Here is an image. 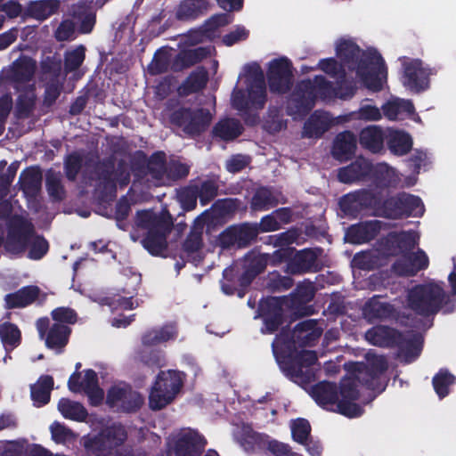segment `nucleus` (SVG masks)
Wrapping results in <instances>:
<instances>
[{"label":"nucleus","mask_w":456,"mask_h":456,"mask_svg":"<svg viewBox=\"0 0 456 456\" xmlns=\"http://www.w3.org/2000/svg\"><path fill=\"white\" fill-rule=\"evenodd\" d=\"M297 339L294 334L278 335L272 343L274 357L284 375L297 384H309L314 379L311 367L318 358L314 351L297 352Z\"/></svg>","instance_id":"nucleus-1"},{"label":"nucleus","mask_w":456,"mask_h":456,"mask_svg":"<svg viewBox=\"0 0 456 456\" xmlns=\"http://www.w3.org/2000/svg\"><path fill=\"white\" fill-rule=\"evenodd\" d=\"M408 307L417 315L428 318L440 311L452 314L456 310V297L447 294L443 286L435 281L417 284L407 293Z\"/></svg>","instance_id":"nucleus-2"},{"label":"nucleus","mask_w":456,"mask_h":456,"mask_svg":"<svg viewBox=\"0 0 456 456\" xmlns=\"http://www.w3.org/2000/svg\"><path fill=\"white\" fill-rule=\"evenodd\" d=\"M212 115L208 109L185 107L177 105L169 109L168 121L174 127L183 131L189 138H196L209 126Z\"/></svg>","instance_id":"nucleus-3"},{"label":"nucleus","mask_w":456,"mask_h":456,"mask_svg":"<svg viewBox=\"0 0 456 456\" xmlns=\"http://www.w3.org/2000/svg\"><path fill=\"white\" fill-rule=\"evenodd\" d=\"M183 230H131L130 238L152 256L167 257L169 244L183 236Z\"/></svg>","instance_id":"nucleus-4"},{"label":"nucleus","mask_w":456,"mask_h":456,"mask_svg":"<svg viewBox=\"0 0 456 456\" xmlns=\"http://www.w3.org/2000/svg\"><path fill=\"white\" fill-rule=\"evenodd\" d=\"M183 381L181 372L174 370H161L151 387L149 403L154 411H159L169 404L180 392Z\"/></svg>","instance_id":"nucleus-5"},{"label":"nucleus","mask_w":456,"mask_h":456,"mask_svg":"<svg viewBox=\"0 0 456 456\" xmlns=\"http://www.w3.org/2000/svg\"><path fill=\"white\" fill-rule=\"evenodd\" d=\"M380 210L381 216L390 219L419 217L424 215L425 206L419 196L402 191L385 199Z\"/></svg>","instance_id":"nucleus-6"},{"label":"nucleus","mask_w":456,"mask_h":456,"mask_svg":"<svg viewBox=\"0 0 456 456\" xmlns=\"http://www.w3.org/2000/svg\"><path fill=\"white\" fill-rule=\"evenodd\" d=\"M403 75L401 77L404 87L412 93L419 94L428 90L430 86V77L436 74V70L419 59H409L404 57L403 61Z\"/></svg>","instance_id":"nucleus-7"},{"label":"nucleus","mask_w":456,"mask_h":456,"mask_svg":"<svg viewBox=\"0 0 456 456\" xmlns=\"http://www.w3.org/2000/svg\"><path fill=\"white\" fill-rule=\"evenodd\" d=\"M293 66L287 57L272 60L268 63L266 79L269 91L277 95L288 94L293 86Z\"/></svg>","instance_id":"nucleus-8"},{"label":"nucleus","mask_w":456,"mask_h":456,"mask_svg":"<svg viewBox=\"0 0 456 456\" xmlns=\"http://www.w3.org/2000/svg\"><path fill=\"white\" fill-rule=\"evenodd\" d=\"M239 199L226 198L217 200L212 207L197 216L191 228H216L223 225L226 218L239 208Z\"/></svg>","instance_id":"nucleus-9"},{"label":"nucleus","mask_w":456,"mask_h":456,"mask_svg":"<svg viewBox=\"0 0 456 456\" xmlns=\"http://www.w3.org/2000/svg\"><path fill=\"white\" fill-rule=\"evenodd\" d=\"M36 328L39 338L45 340V346L57 354L64 351L72 333V329L68 325L61 323L50 325V320L46 316L37 320Z\"/></svg>","instance_id":"nucleus-10"},{"label":"nucleus","mask_w":456,"mask_h":456,"mask_svg":"<svg viewBox=\"0 0 456 456\" xmlns=\"http://www.w3.org/2000/svg\"><path fill=\"white\" fill-rule=\"evenodd\" d=\"M316 95L314 94L312 79L300 80L292 91L287 104L289 116L306 117L315 105Z\"/></svg>","instance_id":"nucleus-11"},{"label":"nucleus","mask_w":456,"mask_h":456,"mask_svg":"<svg viewBox=\"0 0 456 456\" xmlns=\"http://www.w3.org/2000/svg\"><path fill=\"white\" fill-rule=\"evenodd\" d=\"M285 299L280 297H269L259 303L258 314L263 320V334L276 332L286 322Z\"/></svg>","instance_id":"nucleus-12"},{"label":"nucleus","mask_w":456,"mask_h":456,"mask_svg":"<svg viewBox=\"0 0 456 456\" xmlns=\"http://www.w3.org/2000/svg\"><path fill=\"white\" fill-rule=\"evenodd\" d=\"M94 195L102 202H108L116 197L117 185L115 163L112 159H104L94 167Z\"/></svg>","instance_id":"nucleus-13"},{"label":"nucleus","mask_w":456,"mask_h":456,"mask_svg":"<svg viewBox=\"0 0 456 456\" xmlns=\"http://www.w3.org/2000/svg\"><path fill=\"white\" fill-rule=\"evenodd\" d=\"M387 73V69L384 59L379 53L365 58L362 66L356 70V74L363 85L372 92L382 90V77L386 78Z\"/></svg>","instance_id":"nucleus-14"},{"label":"nucleus","mask_w":456,"mask_h":456,"mask_svg":"<svg viewBox=\"0 0 456 456\" xmlns=\"http://www.w3.org/2000/svg\"><path fill=\"white\" fill-rule=\"evenodd\" d=\"M106 403L110 407L118 406L122 412H135L143 404L142 395L134 391L130 385H115L109 388Z\"/></svg>","instance_id":"nucleus-15"},{"label":"nucleus","mask_w":456,"mask_h":456,"mask_svg":"<svg viewBox=\"0 0 456 456\" xmlns=\"http://www.w3.org/2000/svg\"><path fill=\"white\" fill-rule=\"evenodd\" d=\"M359 396L356 381L352 378L343 379L338 387V403L336 412L347 418L360 417L363 410L355 403Z\"/></svg>","instance_id":"nucleus-16"},{"label":"nucleus","mask_w":456,"mask_h":456,"mask_svg":"<svg viewBox=\"0 0 456 456\" xmlns=\"http://www.w3.org/2000/svg\"><path fill=\"white\" fill-rule=\"evenodd\" d=\"M246 71L248 76L247 94L250 105L256 110H262L267 102L266 82L264 71L256 62L248 65Z\"/></svg>","instance_id":"nucleus-17"},{"label":"nucleus","mask_w":456,"mask_h":456,"mask_svg":"<svg viewBox=\"0 0 456 456\" xmlns=\"http://www.w3.org/2000/svg\"><path fill=\"white\" fill-rule=\"evenodd\" d=\"M429 258L426 252L418 248L415 252H410L403 259L396 260L393 265V271L402 277H412L419 272L428 268Z\"/></svg>","instance_id":"nucleus-18"},{"label":"nucleus","mask_w":456,"mask_h":456,"mask_svg":"<svg viewBox=\"0 0 456 456\" xmlns=\"http://www.w3.org/2000/svg\"><path fill=\"white\" fill-rule=\"evenodd\" d=\"M312 85L316 99L318 97L322 100H330L335 97L346 99L354 94V88L351 85H344L343 81H339L338 86H334L332 82L322 75L315 76L312 80Z\"/></svg>","instance_id":"nucleus-19"},{"label":"nucleus","mask_w":456,"mask_h":456,"mask_svg":"<svg viewBox=\"0 0 456 456\" xmlns=\"http://www.w3.org/2000/svg\"><path fill=\"white\" fill-rule=\"evenodd\" d=\"M377 52H364L352 40H342L336 46V55L344 67L350 70H357L362 61Z\"/></svg>","instance_id":"nucleus-20"},{"label":"nucleus","mask_w":456,"mask_h":456,"mask_svg":"<svg viewBox=\"0 0 456 456\" xmlns=\"http://www.w3.org/2000/svg\"><path fill=\"white\" fill-rule=\"evenodd\" d=\"M134 224L136 228H175L174 219L167 208L159 212L152 208L138 210Z\"/></svg>","instance_id":"nucleus-21"},{"label":"nucleus","mask_w":456,"mask_h":456,"mask_svg":"<svg viewBox=\"0 0 456 456\" xmlns=\"http://www.w3.org/2000/svg\"><path fill=\"white\" fill-rule=\"evenodd\" d=\"M268 258V253H259L257 255L248 253L244 256V270L239 277L240 288H248L259 274L265 272L269 265Z\"/></svg>","instance_id":"nucleus-22"},{"label":"nucleus","mask_w":456,"mask_h":456,"mask_svg":"<svg viewBox=\"0 0 456 456\" xmlns=\"http://www.w3.org/2000/svg\"><path fill=\"white\" fill-rule=\"evenodd\" d=\"M311 395L322 408L336 412L338 403V387L336 383L320 381L312 387Z\"/></svg>","instance_id":"nucleus-23"},{"label":"nucleus","mask_w":456,"mask_h":456,"mask_svg":"<svg viewBox=\"0 0 456 456\" xmlns=\"http://www.w3.org/2000/svg\"><path fill=\"white\" fill-rule=\"evenodd\" d=\"M370 172L371 162L363 157H358L351 164L338 169V179L343 183H353L369 179Z\"/></svg>","instance_id":"nucleus-24"},{"label":"nucleus","mask_w":456,"mask_h":456,"mask_svg":"<svg viewBox=\"0 0 456 456\" xmlns=\"http://www.w3.org/2000/svg\"><path fill=\"white\" fill-rule=\"evenodd\" d=\"M357 139L355 134L348 130L338 133L332 143L331 154L339 162L351 159L356 151Z\"/></svg>","instance_id":"nucleus-25"},{"label":"nucleus","mask_w":456,"mask_h":456,"mask_svg":"<svg viewBox=\"0 0 456 456\" xmlns=\"http://www.w3.org/2000/svg\"><path fill=\"white\" fill-rule=\"evenodd\" d=\"M317 254L311 248L297 251L287 264V271L291 274H303L319 271Z\"/></svg>","instance_id":"nucleus-26"},{"label":"nucleus","mask_w":456,"mask_h":456,"mask_svg":"<svg viewBox=\"0 0 456 456\" xmlns=\"http://www.w3.org/2000/svg\"><path fill=\"white\" fill-rule=\"evenodd\" d=\"M207 441L197 432H188L182 435L175 443V456H200L205 449Z\"/></svg>","instance_id":"nucleus-27"},{"label":"nucleus","mask_w":456,"mask_h":456,"mask_svg":"<svg viewBox=\"0 0 456 456\" xmlns=\"http://www.w3.org/2000/svg\"><path fill=\"white\" fill-rule=\"evenodd\" d=\"M366 338L378 346H395L403 344V333L387 326L370 329L366 332Z\"/></svg>","instance_id":"nucleus-28"},{"label":"nucleus","mask_w":456,"mask_h":456,"mask_svg":"<svg viewBox=\"0 0 456 456\" xmlns=\"http://www.w3.org/2000/svg\"><path fill=\"white\" fill-rule=\"evenodd\" d=\"M35 230H6L4 232V249L6 254L21 257L27 251L30 232Z\"/></svg>","instance_id":"nucleus-29"},{"label":"nucleus","mask_w":456,"mask_h":456,"mask_svg":"<svg viewBox=\"0 0 456 456\" xmlns=\"http://www.w3.org/2000/svg\"><path fill=\"white\" fill-rule=\"evenodd\" d=\"M208 47H196L192 49H183L174 58L171 62V70L181 72L202 61L209 55Z\"/></svg>","instance_id":"nucleus-30"},{"label":"nucleus","mask_w":456,"mask_h":456,"mask_svg":"<svg viewBox=\"0 0 456 456\" xmlns=\"http://www.w3.org/2000/svg\"><path fill=\"white\" fill-rule=\"evenodd\" d=\"M369 179L378 189L396 187L400 182L396 170L387 163H378L376 165L371 163V172Z\"/></svg>","instance_id":"nucleus-31"},{"label":"nucleus","mask_w":456,"mask_h":456,"mask_svg":"<svg viewBox=\"0 0 456 456\" xmlns=\"http://www.w3.org/2000/svg\"><path fill=\"white\" fill-rule=\"evenodd\" d=\"M39 294L40 289L37 286H24L17 291L9 293L4 297L6 308L15 309L27 307L37 299Z\"/></svg>","instance_id":"nucleus-32"},{"label":"nucleus","mask_w":456,"mask_h":456,"mask_svg":"<svg viewBox=\"0 0 456 456\" xmlns=\"http://www.w3.org/2000/svg\"><path fill=\"white\" fill-rule=\"evenodd\" d=\"M315 295V289L311 281H304L297 285L289 297H280L285 299L286 307L300 310L311 302Z\"/></svg>","instance_id":"nucleus-33"},{"label":"nucleus","mask_w":456,"mask_h":456,"mask_svg":"<svg viewBox=\"0 0 456 456\" xmlns=\"http://www.w3.org/2000/svg\"><path fill=\"white\" fill-rule=\"evenodd\" d=\"M36 61L30 57H21L13 61L8 78L15 84L29 82L36 71Z\"/></svg>","instance_id":"nucleus-34"},{"label":"nucleus","mask_w":456,"mask_h":456,"mask_svg":"<svg viewBox=\"0 0 456 456\" xmlns=\"http://www.w3.org/2000/svg\"><path fill=\"white\" fill-rule=\"evenodd\" d=\"M18 183L27 197H35L41 189L42 172L39 167L31 166L21 171Z\"/></svg>","instance_id":"nucleus-35"},{"label":"nucleus","mask_w":456,"mask_h":456,"mask_svg":"<svg viewBox=\"0 0 456 456\" xmlns=\"http://www.w3.org/2000/svg\"><path fill=\"white\" fill-rule=\"evenodd\" d=\"M354 379L369 390L381 393L385 387L381 379L370 370L364 362H354L352 367Z\"/></svg>","instance_id":"nucleus-36"},{"label":"nucleus","mask_w":456,"mask_h":456,"mask_svg":"<svg viewBox=\"0 0 456 456\" xmlns=\"http://www.w3.org/2000/svg\"><path fill=\"white\" fill-rule=\"evenodd\" d=\"M202 231L190 230L182 243L181 253L185 256L189 262H199L202 258L200 256V251L204 246Z\"/></svg>","instance_id":"nucleus-37"},{"label":"nucleus","mask_w":456,"mask_h":456,"mask_svg":"<svg viewBox=\"0 0 456 456\" xmlns=\"http://www.w3.org/2000/svg\"><path fill=\"white\" fill-rule=\"evenodd\" d=\"M61 3L59 0H37L28 4L25 13L27 16L43 21L58 12Z\"/></svg>","instance_id":"nucleus-38"},{"label":"nucleus","mask_w":456,"mask_h":456,"mask_svg":"<svg viewBox=\"0 0 456 456\" xmlns=\"http://www.w3.org/2000/svg\"><path fill=\"white\" fill-rule=\"evenodd\" d=\"M241 123L232 118L219 120L212 130V134L216 138H219L224 142L233 141L243 133Z\"/></svg>","instance_id":"nucleus-39"},{"label":"nucleus","mask_w":456,"mask_h":456,"mask_svg":"<svg viewBox=\"0 0 456 456\" xmlns=\"http://www.w3.org/2000/svg\"><path fill=\"white\" fill-rule=\"evenodd\" d=\"M360 145L372 153H378L383 149L384 132L377 126H369L362 129L359 134Z\"/></svg>","instance_id":"nucleus-40"},{"label":"nucleus","mask_w":456,"mask_h":456,"mask_svg":"<svg viewBox=\"0 0 456 456\" xmlns=\"http://www.w3.org/2000/svg\"><path fill=\"white\" fill-rule=\"evenodd\" d=\"M208 7V0H183L177 6L175 18L182 21L193 20L203 14Z\"/></svg>","instance_id":"nucleus-41"},{"label":"nucleus","mask_w":456,"mask_h":456,"mask_svg":"<svg viewBox=\"0 0 456 456\" xmlns=\"http://www.w3.org/2000/svg\"><path fill=\"white\" fill-rule=\"evenodd\" d=\"M252 438L273 456H303L298 452H293L289 444L272 439L267 435L255 433Z\"/></svg>","instance_id":"nucleus-42"},{"label":"nucleus","mask_w":456,"mask_h":456,"mask_svg":"<svg viewBox=\"0 0 456 456\" xmlns=\"http://www.w3.org/2000/svg\"><path fill=\"white\" fill-rule=\"evenodd\" d=\"M99 435L110 451L121 446L127 439V431L121 423L107 426Z\"/></svg>","instance_id":"nucleus-43"},{"label":"nucleus","mask_w":456,"mask_h":456,"mask_svg":"<svg viewBox=\"0 0 456 456\" xmlns=\"http://www.w3.org/2000/svg\"><path fill=\"white\" fill-rule=\"evenodd\" d=\"M330 128V122L327 117L313 113L305 122L302 131V137L305 138H321Z\"/></svg>","instance_id":"nucleus-44"},{"label":"nucleus","mask_w":456,"mask_h":456,"mask_svg":"<svg viewBox=\"0 0 456 456\" xmlns=\"http://www.w3.org/2000/svg\"><path fill=\"white\" fill-rule=\"evenodd\" d=\"M53 384L52 376L42 375L37 382L31 386V399L37 406H43L49 403Z\"/></svg>","instance_id":"nucleus-45"},{"label":"nucleus","mask_w":456,"mask_h":456,"mask_svg":"<svg viewBox=\"0 0 456 456\" xmlns=\"http://www.w3.org/2000/svg\"><path fill=\"white\" fill-rule=\"evenodd\" d=\"M0 340L6 353H10L21 344V331L16 324L4 322L0 324Z\"/></svg>","instance_id":"nucleus-46"},{"label":"nucleus","mask_w":456,"mask_h":456,"mask_svg":"<svg viewBox=\"0 0 456 456\" xmlns=\"http://www.w3.org/2000/svg\"><path fill=\"white\" fill-rule=\"evenodd\" d=\"M71 16L77 21L78 34H89L93 31L96 15L90 8L85 5H77L72 8Z\"/></svg>","instance_id":"nucleus-47"},{"label":"nucleus","mask_w":456,"mask_h":456,"mask_svg":"<svg viewBox=\"0 0 456 456\" xmlns=\"http://www.w3.org/2000/svg\"><path fill=\"white\" fill-rule=\"evenodd\" d=\"M278 201L270 187L260 186L256 188L250 200V208L253 211H265L275 207Z\"/></svg>","instance_id":"nucleus-48"},{"label":"nucleus","mask_w":456,"mask_h":456,"mask_svg":"<svg viewBox=\"0 0 456 456\" xmlns=\"http://www.w3.org/2000/svg\"><path fill=\"white\" fill-rule=\"evenodd\" d=\"M354 196L357 197L359 204L363 210L373 209L378 216H381L380 208L382 207L383 199L380 191H376L371 189H360L353 191Z\"/></svg>","instance_id":"nucleus-49"},{"label":"nucleus","mask_w":456,"mask_h":456,"mask_svg":"<svg viewBox=\"0 0 456 456\" xmlns=\"http://www.w3.org/2000/svg\"><path fill=\"white\" fill-rule=\"evenodd\" d=\"M58 410L68 419L82 422L88 416L87 410L78 402L68 398H61L58 403Z\"/></svg>","instance_id":"nucleus-50"},{"label":"nucleus","mask_w":456,"mask_h":456,"mask_svg":"<svg viewBox=\"0 0 456 456\" xmlns=\"http://www.w3.org/2000/svg\"><path fill=\"white\" fill-rule=\"evenodd\" d=\"M26 256L33 261L43 259L49 252V241L43 235L37 234L36 230L30 232Z\"/></svg>","instance_id":"nucleus-51"},{"label":"nucleus","mask_w":456,"mask_h":456,"mask_svg":"<svg viewBox=\"0 0 456 456\" xmlns=\"http://www.w3.org/2000/svg\"><path fill=\"white\" fill-rule=\"evenodd\" d=\"M208 81V73L204 67H198L183 83L185 94L199 93L203 90Z\"/></svg>","instance_id":"nucleus-52"},{"label":"nucleus","mask_w":456,"mask_h":456,"mask_svg":"<svg viewBox=\"0 0 456 456\" xmlns=\"http://www.w3.org/2000/svg\"><path fill=\"white\" fill-rule=\"evenodd\" d=\"M456 382V377L448 369H440L432 379L434 390L440 399H444L450 393V387Z\"/></svg>","instance_id":"nucleus-53"},{"label":"nucleus","mask_w":456,"mask_h":456,"mask_svg":"<svg viewBox=\"0 0 456 456\" xmlns=\"http://www.w3.org/2000/svg\"><path fill=\"white\" fill-rule=\"evenodd\" d=\"M239 277L240 275H238V272L233 266L225 268L223 271L224 281L221 282L222 291L228 296L237 294L240 297H243L244 289L240 288L239 285Z\"/></svg>","instance_id":"nucleus-54"},{"label":"nucleus","mask_w":456,"mask_h":456,"mask_svg":"<svg viewBox=\"0 0 456 456\" xmlns=\"http://www.w3.org/2000/svg\"><path fill=\"white\" fill-rule=\"evenodd\" d=\"M387 145L391 152L403 156L411 150L412 139L408 133L397 131L390 135Z\"/></svg>","instance_id":"nucleus-55"},{"label":"nucleus","mask_w":456,"mask_h":456,"mask_svg":"<svg viewBox=\"0 0 456 456\" xmlns=\"http://www.w3.org/2000/svg\"><path fill=\"white\" fill-rule=\"evenodd\" d=\"M411 230L405 232L401 230L397 232L398 244L396 247L390 248L392 251L396 253V256L399 255H406L410 253L419 244V236L415 232H411Z\"/></svg>","instance_id":"nucleus-56"},{"label":"nucleus","mask_w":456,"mask_h":456,"mask_svg":"<svg viewBox=\"0 0 456 456\" xmlns=\"http://www.w3.org/2000/svg\"><path fill=\"white\" fill-rule=\"evenodd\" d=\"M77 35V21L73 16L62 20L54 31V37L58 42L73 41Z\"/></svg>","instance_id":"nucleus-57"},{"label":"nucleus","mask_w":456,"mask_h":456,"mask_svg":"<svg viewBox=\"0 0 456 456\" xmlns=\"http://www.w3.org/2000/svg\"><path fill=\"white\" fill-rule=\"evenodd\" d=\"M175 337L171 327H162L159 330H151L145 332L142 337V343L144 346H151L168 341Z\"/></svg>","instance_id":"nucleus-58"},{"label":"nucleus","mask_w":456,"mask_h":456,"mask_svg":"<svg viewBox=\"0 0 456 456\" xmlns=\"http://www.w3.org/2000/svg\"><path fill=\"white\" fill-rule=\"evenodd\" d=\"M390 307L389 304L381 303L378 300H369L363 306V315L370 321L382 320L389 315Z\"/></svg>","instance_id":"nucleus-59"},{"label":"nucleus","mask_w":456,"mask_h":456,"mask_svg":"<svg viewBox=\"0 0 456 456\" xmlns=\"http://www.w3.org/2000/svg\"><path fill=\"white\" fill-rule=\"evenodd\" d=\"M86 48L83 45L75 49L67 51L64 55V69L66 72H73L78 69L86 59Z\"/></svg>","instance_id":"nucleus-60"},{"label":"nucleus","mask_w":456,"mask_h":456,"mask_svg":"<svg viewBox=\"0 0 456 456\" xmlns=\"http://www.w3.org/2000/svg\"><path fill=\"white\" fill-rule=\"evenodd\" d=\"M150 175L158 180L167 177V159L164 151H156L151 154L148 161Z\"/></svg>","instance_id":"nucleus-61"},{"label":"nucleus","mask_w":456,"mask_h":456,"mask_svg":"<svg viewBox=\"0 0 456 456\" xmlns=\"http://www.w3.org/2000/svg\"><path fill=\"white\" fill-rule=\"evenodd\" d=\"M193 184L197 186L200 202L202 206L208 204L217 196L219 186L213 179H207Z\"/></svg>","instance_id":"nucleus-62"},{"label":"nucleus","mask_w":456,"mask_h":456,"mask_svg":"<svg viewBox=\"0 0 456 456\" xmlns=\"http://www.w3.org/2000/svg\"><path fill=\"white\" fill-rule=\"evenodd\" d=\"M318 69L325 72L333 78H338L343 81L346 78V68L342 62H338L335 58L322 59L318 62Z\"/></svg>","instance_id":"nucleus-63"},{"label":"nucleus","mask_w":456,"mask_h":456,"mask_svg":"<svg viewBox=\"0 0 456 456\" xmlns=\"http://www.w3.org/2000/svg\"><path fill=\"white\" fill-rule=\"evenodd\" d=\"M83 444L88 456H104L107 452H110L99 433L93 436H85Z\"/></svg>","instance_id":"nucleus-64"}]
</instances>
